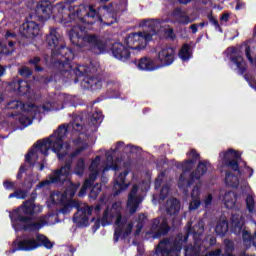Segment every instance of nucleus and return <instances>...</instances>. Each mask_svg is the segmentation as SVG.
I'll use <instances>...</instances> for the list:
<instances>
[{
  "label": "nucleus",
  "instance_id": "1",
  "mask_svg": "<svg viewBox=\"0 0 256 256\" xmlns=\"http://www.w3.org/2000/svg\"><path fill=\"white\" fill-rule=\"evenodd\" d=\"M67 129H73V131H83V126L79 123V118H76L72 124L68 126H60L50 137L44 140L38 141L33 148L26 154L25 161L30 165H35L41 158V155H48L49 149H52L53 153H56L58 159L68 157L66 164L60 169L54 171L48 176V179L40 182L36 189H43V187H49L51 183H63L69 179L71 175V161L75 159L83 150L87 149V142L81 140H75L72 138L69 142H63L67 138Z\"/></svg>",
  "mask_w": 256,
  "mask_h": 256
},
{
  "label": "nucleus",
  "instance_id": "2",
  "mask_svg": "<svg viewBox=\"0 0 256 256\" xmlns=\"http://www.w3.org/2000/svg\"><path fill=\"white\" fill-rule=\"evenodd\" d=\"M77 189H79V184L69 182V187L66 189L64 194L61 192H54L50 195V199L55 205H64L62 208V213L64 215L70 213L73 207L78 209L74 216V223L79 225V227H87V225H89V219H91V221H95V217H99V213H101L102 209L101 204L105 199L102 198L100 200V204L96 206L81 204L77 200H73V196L77 192Z\"/></svg>",
  "mask_w": 256,
  "mask_h": 256
},
{
  "label": "nucleus",
  "instance_id": "3",
  "mask_svg": "<svg viewBox=\"0 0 256 256\" xmlns=\"http://www.w3.org/2000/svg\"><path fill=\"white\" fill-rule=\"evenodd\" d=\"M164 23L165 21L163 20H143L140 23V27H144L145 30L129 34L125 39V45L127 46L119 42L113 44V56L120 61H127L131 57V53L139 55L147 47V43L151 41L153 35H157L158 31H161Z\"/></svg>",
  "mask_w": 256,
  "mask_h": 256
},
{
  "label": "nucleus",
  "instance_id": "4",
  "mask_svg": "<svg viewBox=\"0 0 256 256\" xmlns=\"http://www.w3.org/2000/svg\"><path fill=\"white\" fill-rule=\"evenodd\" d=\"M146 217L144 214H140L138 216V220L134 223L127 222L125 218H123V204L121 201L114 202L111 207H107L103 217L101 219V224L103 227L106 225H111L113 221H115V232H114V241L117 243L119 239H123L124 237H129L131 232L133 231V225H135V235H139L141 233V229H143V225L145 223Z\"/></svg>",
  "mask_w": 256,
  "mask_h": 256
},
{
  "label": "nucleus",
  "instance_id": "5",
  "mask_svg": "<svg viewBox=\"0 0 256 256\" xmlns=\"http://www.w3.org/2000/svg\"><path fill=\"white\" fill-rule=\"evenodd\" d=\"M72 21L77 23H87L93 25V23H104V25H113L117 18H115V12L109 6H103L102 8H96L94 5L85 6L80 5L74 8H70V14L62 16L61 23L67 25Z\"/></svg>",
  "mask_w": 256,
  "mask_h": 256
},
{
  "label": "nucleus",
  "instance_id": "6",
  "mask_svg": "<svg viewBox=\"0 0 256 256\" xmlns=\"http://www.w3.org/2000/svg\"><path fill=\"white\" fill-rule=\"evenodd\" d=\"M37 213V206L33 200L27 201L23 206L10 214L12 226L15 231H39L41 227L47 225V218H41L39 221L31 219V215Z\"/></svg>",
  "mask_w": 256,
  "mask_h": 256
},
{
  "label": "nucleus",
  "instance_id": "7",
  "mask_svg": "<svg viewBox=\"0 0 256 256\" xmlns=\"http://www.w3.org/2000/svg\"><path fill=\"white\" fill-rule=\"evenodd\" d=\"M124 143L118 142L116 144L115 149L111 148L110 151H105L106 154V161L101 162V156H96L94 160H92L89 171L90 176L88 179L85 180L84 185L82 186L80 192L78 193L79 197H83L85 193H87V188L91 187L95 182V179L101 175V173H105V171H109L112 169L113 171H117L119 169V161L113 160V153L116 151H121L123 149Z\"/></svg>",
  "mask_w": 256,
  "mask_h": 256
},
{
  "label": "nucleus",
  "instance_id": "8",
  "mask_svg": "<svg viewBox=\"0 0 256 256\" xmlns=\"http://www.w3.org/2000/svg\"><path fill=\"white\" fill-rule=\"evenodd\" d=\"M71 98L66 94H59L58 96L49 97L42 106H35L31 104L19 117V123L22 127H29L33 123V119L37 113H49V111H61L64 103H69Z\"/></svg>",
  "mask_w": 256,
  "mask_h": 256
},
{
  "label": "nucleus",
  "instance_id": "9",
  "mask_svg": "<svg viewBox=\"0 0 256 256\" xmlns=\"http://www.w3.org/2000/svg\"><path fill=\"white\" fill-rule=\"evenodd\" d=\"M239 157H241V154L233 149L220 153V165L222 167H229L232 169V172L226 173L225 183L228 187L233 188H237L241 183H243L246 190L250 191L251 187H249V183L243 179L241 170L239 169V164L237 163V161H239Z\"/></svg>",
  "mask_w": 256,
  "mask_h": 256
},
{
  "label": "nucleus",
  "instance_id": "10",
  "mask_svg": "<svg viewBox=\"0 0 256 256\" xmlns=\"http://www.w3.org/2000/svg\"><path fill=\"white\" fill-rule=\"evenodd\" d=\"M68 35L71 43L77 45V47H86L94 53H103L106 49L105 43L97 39V36L87 34L85 26H74L68 32Z\"/></svg>",
  "mask_w": 256,
  "mask_h": 256
},
{
  "label": "nucleus",
  "instance_id": "11",
  "mask_svg": "<svg viewBox=\"0 0 256 256\" xmlns=\"http://www.w3.org/2000/svg\"><path fill=\"white\" fill-rule=\"evenodd\" d=\"M46 41L52 51V55H61L64 59L61 60V63L69 67V63L75 59V54H73V51L70 48L61 44V34L59 31L55 28H51Z\"/></svg>",
  "mask_w": 256,
  "mask_h": 256
},
{
  "label": "nucleus",
  "instance_id": "12",
  "mask_svg": "<svg viewBox=\"0 0 256 256\" xmlns=\"http://www.w3.org/2000/svg\"><path fill=\"white\" fill-rule=\"evenodd\" d=\"M184 243H187V236H183V234L178 235L175 239H164L156 246L155 255L180 256Z\"/></svg>",
  "mask_w": 256,
  "mask_h": 256
},
{
  "label": "nucleus",
  "instance_id": "13",
  "mask_svg": "<svg viewBox=\"0 0 256 256\" xmlns=\"http://www.w3.org/2000/svg\"><path fill=\"white\" fill-rule=\"evenodd\" d=\"M205 223L203 220H199L197 224L191 228V222L187 224V234L193 235L194 238V247H186L185 248V256H199L201 252H203V246L205 245V241L201 242V235H203Z\"/></svg>",
  "mask_w": 256,
  "mask_h": 256
},
{
  "label": "nucleus",
  "instance_id": "14",
  "mask_svg": "<svg viewBox=\"0 0 256 256\" xmlns=\"http://www.w3.org/2000/svg\"><path fill=\"white\" fill-rule=\"evenodd\" d=\"M150 187L151 183L149 181L143 182L139 185H133L132 190L128 195L127 209L129 213L133 214L137 211L139 205H141L143 201V194L147 193Z\"/></svg>",
  "mask_w": 256,
  "mask_h": 256
},
{
  "label": "nucleus",
  "instance_id": "15",
  "mask_svg": "<svg viewBox=\"0 0 256 256\" xmlns=\"http://www.w3.org/2000/svg\"><path fill=\"white\" fill-rule=\"evenodd\" d=\"M43 245L46 249H51L53 247V243L49 241L47 237L44 235L38 234L36 237L28 236L24 240L18 243V247L11 250V253H15L16 251H33V249H37Z\"/></svg>",
  "mask_w": 256,
  "mask_h": 256
},
{
  "label": "nucleus",
  "instance_id": "16",
  "mask_svg": "<svg viewBox=\"0 0 256 256\" xmlns=\"http://www.w3.org/2000/svg\"><path fill=\"white\" fill-rule=\"evenodd\" d=\"M241 51H245L246 57L250 63L253 64V58L251 57V48L247 44H243L240 49L235 47H230L227 49V53L238 73H245V60L241 55Z\"/></svg>",
  "mask_w": 256,
  "mask_h": 256
},
{
  "label": "nucleus",
  "instance_id": "17",
  "mask_svg": "<svg viewBox=\"0 0 256 256\" xmlns=\"http://www.w3.org/2000/svg\"><path fill=\"white\" fill-rule=\"evenodd\" d=\"M187 155H188V160H186L182 164L178 163L177 165V167H181L183 171L178 181V187L184 193H187L189 187H191V181L187 179L185 173H187V171H191L193 169V165H195V160L199 159V154L194 149L190 150V152H188Z\"/></svg>",
  "mask_w": 256,
  "mask_h": 256
},
{
  "label": "nucleus",
  "instance_id": "18",
  "mask_svg": "<svg viewBox=\"0 0 256 256\" xmlns=\"http://www.w3.org/2000/svg\"><path fill=\"white\" fill-rule=\"evenodd\" d=\"M15 43H17V34L7 31L3 41H0V53L11 55L15 51Z\"/></svg>",
  "mask_w": 256,
  "mask_h": 256
},
{
  "label": "nucleus",
  "instance_id": "19",
  "mask_svg": "<svg viewBox=\"0 0 256 256\" xmlns=\"http://www.w3.org/2000/svg\"><path fill=\"white\" fill-rule=\"evenodd\" d=\"M169 226H167V220L165 218H157L153 220L149 235H152L153 239H159L161 235H167Z\"/></svg>",
  "mask_w": 256,
  "mask_h": 256
},
{
  "label": "nucleus",
  "instance_id": "20",
  "mask_svg": "<svg viewBox=\"0 0 256 256\" xmlns=\"http://www.w3.org/2000/svg\"><path fill=\"white\" fill-rule=\"evenodd\" d=\"M20 33L23 37H28L29 39H35V37H39L41 33V28H39V24L33 21L24 22L20 26Z\"/></svg>",
  "mask_w": 256,
  "mask_h": 256
},
{
  "label": "nucleus",
  "instance_id": "21",
  "mask_svg": "<svg viewBox=\"0 0 256 256\" xmlns=\"http://www.w3.org/2000/svg\"><path fill=\"white\" fill-rule=\"evenodd\" d=\"M36 13L41 21H48L53 13V5L48 0H42L37 4Z\"/></svg>",
  "mask_w": 256,
  "mask_h": 256
},
{
  "label": "nucleus",
  "instance_id": "22",
  "mask_svg": "<svg viewBox=\"0 0 256 256\" xmlns=\"http://www.w3.org/2000/svg\"><path fill=\"white\" fill-rule=\"evenodd\" d=\"M158 61L163 66L172 65L173 61H175V49L169 46L162 47L158 52Z\"/></svg>",
  "mask_w": 256,
  "mask_h": 256
},
{
  "label": "nucleus",
  "instance_id": "23",
  "mask_svg": "<svg viewBox=\"0 0 256 256\" xmlns=\"http://www.w3.org/2000/svg\"><path fill=\"white\" fill-rule=\"evenodd\" d=\"M127 175H129V172L126 170L115 178L113 187L115 195H119L121 192L125 191L127 187H129V183L125 182V177H127Z\"/></svg>",
  "mask_w": 256,
  "mask_h": 256
},
{
  "label": "nucleus",
  "instance_id": "24",
  "mask_svg": "<svg viewBox=\"0 0 256 256\" xmlns=\"http://www.w3.org/2000/svg\"><path fill=\"white\" fill-rule=\"evenodd\" d=\"M220 200L227 209H235V207H237V193L234 191L225 192V194L220 197Z\"/></svg>",
  "mask_w": 256,
  "mask_h": 256
},
{
  "label": "nucleus",
  "instance_id": "25",
  "mask_svg": "<svg viewBox=\"0 0 256 256\" xmlns=\"http://www.w3.org/2000/svg\"><path fill=\"white\" fill-rule=\"evenodd\" d=\"M172 19L176 21V23H180L182 25H188V23H191L193 20L185 13V11L181 10V8H176L171 13Z\"/></svg>",
  "mask_w": 256,
  "mask_h": 256
},
{
  "label": "nucleus",
  "instance_id": "26",
  "mask_svg": "<svg viewBox=\"0 0 256 256\" xmlns=\"http://www.w3.org/2000/svg\"><path fill=\"white\" fill-rule=\"evenodd\" d=\"M179 209H181V206L179 205V201L175 198H170L167 200L166 205L161 207V210L166 211L168 215L179 213Z\"/></svg>",
  "mask_w": 256,
  "mask_h": 256
},
{
  "label": "nucleus",
  "instance_id": "27",
  "mask_svg": "<svg viewBox=\"0 0 256 256\" xmlns=\"http://www.w3.org/2000/svg\"><path fill=\"white\" fill-rule=\"evenodd\" d=\"M208 169H211V163L208 161L200 162L196 170L191 174V179H201Z\"/></svg>",
  "mask_w": 256,
  "mask_h": 256
},
{
  "label": "nucleus",
  "instance_id": "28",
  "mask_svg": "<svg viewBox=\"0 0 256 256\" xmlns=\"http://www.w3.org/2000/svg\"><path fill=\"white\" fill-rule=\"evenodd\" d=\"M82 87L85 89H92V91H99L103 83L98 78H84L81 82Z\"/></svg>",
  "mask_w": 256,
  "mask_h": 256
},
{
  "label": "nucleus",
  "instance_id": "29",
  "mask_svg": "<svg viewBox=\"0 0 256 256\" xmlns=\"http://www.w3.org/2000/svg\"><path fill=\"white\" fill-rule=\"evenodd\" d=\"M82 87L85 89H92V91H99L103 83L98 78H84L81 82Z\"/></svg>",
  "mask_w": 256,
  "mask_h": 256
},
{
  "label": "nucleus",
  "instance_id": "30",
  "mask_svg": "<svg viewBox=\"0 0 256 256\" xmlns=\"http://www.w3.org/2000/svg\"><path fill=\"white\" fill-rule=\"evenodd\" d=\"M138 69L141 71H155L159 67L155 66V62L149 58H142L138 63Z\"/></svg>",
  "mask_w": 256,
  "mask_h": 256
},
{
  "label": "nucleus",
  "instance_id": "31",
  "mask_svg": "<svg viewBox=\"0 0 256 256\" xmlns=\"http://www.w3.org/2000/svg\"><path fill=\"white\" fill-rule=\"evenodd\" d=\"M103 121V114L101 112H94L92 114V117L90 119L89 128L90 131H97V127L101 125V122Z\"/></svg>",
  "mask_w": 256,
  "mask_h": 256
},
{
  "label": "nucleus",
  "instance_id": "32",
  "mask_svg": "<svg viewBox=\"0 0 256 256\" xmlns=\"http://www.w3.org/2000/svg\"><path fill=\"white\" fill-rule=\"evenodd\" d=\"M215 231L217 235H225L227 231H229V224L227 223V219L221 218L215 227Z\"/></svg>",
  "mask_w": 256,
  "mask_h": 256
},
{
  "label": "nucleus",
  "instance_id": "33",
  "mask_svg": "<svg viewBox=\"0 0 256 256\" xmlns=\"http://www.w3.org/2000/svg\"><path fill=\"white\" fill-rule=\"evenodd\" d=\"M179 57L182 61H189L191 59V47L188 44H184L179 51Z\"/></svg>",
  "mask_w": 256,
  "mask_h": 256
},
{
  "label": "nucleus",
  "instance_id": "34",
  "mask_svg": "<svg viewBox=\"0 0 256 256\" xmlns=\"http://www.w3.org/2000/svg\"><path fill=\"white\" fill-rule=\"evenodd\" d=\"M29 106H31V104H23L21 101L13 100L8 103L7 109H20L21 111H25Z\"/></svg>",
  "mask_w": 256,
  "mask_h": 256
},
{
  "label": "nucleus",
  "instance_id": "35",
  "mask_svg": "<svg viewBox=\"0 0 256 256\" xmlns=\"http://www.w3.org/2000/svg\"><path fill=\"white\" fill-rule=\"evenodd\" d=\"M74 173L75 175H83V173H85V160L83 158L78 159Z\"/></svg>",
  "mask_w": 256,
  "mask_h": 256
},
{
  "label": "nucleus",
  "instance_id": "36",
  "mask_svg": "<svg viewBox=\"0 0 256 256\" xmlns=\"http://www.w3.org/2000/svg\"><path fill=\"white\" fill-rule=\"evenodd\" d=\"M17 87H18V91L19 93H21L22 95H27V93H29V83H27V81H23L20 80L17 82Z\"/></svg>",
  "mask_w": 256,
  "mask_h": 256
},
{
  "label": "nucleus",
  "instance_id": "37",
  "mask_svg": "<svg viewBox=\"0 0 256 256\" xmlns=\"http://www.w3.org/2000/svg\"><path fill=\"white\" fill-rule=\"evenodd\" d=\"M95 70H90L89 67L85 66V65H79L76 70L75 73L76 75H88V73H94Z\"/></svg>",
  "mask_w": 256,
  "mask_h": 256
},
{
  "label": "nucleus",
  "instance_id": "38",
  "mask_svg": "<svg viewBox=\"0 0 256 256\" xmlns=\"http://www.w3.org/2000/svg\"><path fill=\"white\" fill-rule=\"evenodd\" d=\"M203 187V184L201 182H198L191 192L192 199H199V196L201 195V188Z\"/></svg>",
  "mask_w": 256,
  "mask_h": 256
},
{
  "label": "nucleus",
  "instance_id": "39",
  "mask_svg": "<svg viewBox=\"0 0 256 256\" xmlns=\"http://www.w3.org/2000/svg\"><path fill=\"white\" fill-rule=\"evenodd\" d=\"M13 197H16V199H25L27 197V192L23 190H15L9 195V199H13Z\"/></svg>",
  "mask_w": 256,
  "mask_h": 256
},
{
  "label": "nucleus",
  "instance_id": "40",
  "mask_svg": "<svg viewBox=\"0 0 256 256\" xmlns=\"http://www.w3.org/2000/svg\"><path fill=\"white\" fill-rule=\"evenodd\" d=\"M246 207L250 213H253V209L255 208V199L251 195L246 197Z\"/></svg>",
  "mask_w": 256,
  "mask_h": 256
},
{
  "label": "nucleus",
  "instance_id": "41",
  "mask_svg": "<svg viewBox=\"0 0 256 256\" xmlns=\"http://www.w3.org/2000/svg\"><path fill=\"white\" fill-rule=\"evenodd\" d=\"M224 245H225V248H224V251H225V256H229V255H232L231 253H233V249H234V246H233V242H231L230 240H226L224 242Z\"/></svg>",
  "mask_w": 256,
  "mask_h": 256
},
{
  "label": "nucleus",
  "instance_id": "42",
  "mask_svg": "<svg viewBox=\"0 0 256 256\" xmlns=\"http://www.w3.org/2000/svg\"><path fill=\"white\" fill-rule=\"evenodd\" d=\"M40 62H41V58L37 56L29 60V64L34 65L35 71H38V72L43 71V67L39 66Z\"/></svg>",
  "mask_w": 256,
  "mask_h": 256
},
{
  "label": "nucleus",
  "instance_id": "43",
  "mask_svg": "<svg viewBox=\"0 0 256 256\" xmlns=\"http://www.w3.org/2000/svg\"><path fill=\"white\" fill-rule=\"evenodd\" d=\"M201 207V199L200 198H192L190 202L189 209L190 211H195Z\"/></svg>",
  "mask_w": 256,
  "mask_h": 256
},
{
  "label": "nucleus",
  "instance_id": "44",
  "mask_svg": "<svg viewBox=\"0 0 256 256\" xmlns=\"http://www.w3.org/2000/svg\"><path fill=\"white\" fill-rule=\"evenodd\" d=\"M99 193H101V184H96L90 192V198L97 199V195H99Z\"/></svg>",
  "mask_w": 256,
  "mask_h": 256
},
{
  "label": "nucleus",
  "instance_id": "45",
  "mask_svg": "<svg viewBox=\"0 0 256 256\" xmlns=\"http://www.w3.org/2000/svg\"><path fill=\"white\" fill-rule=\"evenodd\" d=\"M3 185H4V189H6L7 191H13V189H16L15 182H12V181L6 180L3 182Z\"/></svg>",
  "mask_w": 256,
  "mask_h": 256
},
{
  "label": "nucleus",
  "instance_id": "46",
  "mask_svg": "<svg viewBox=\"0 0 256 256\" xmlns=\"http://www.w3.org/2000/svg\"><path fill=\"white\" fill-rule=\"evenodd\" d=\"M165 177L164 173H160L158 177L155 180V189H159L161 187V184L163 183V179Z\"/></svg>",
  "mask_w": 256,
  "mask_h": 256
},
{
  "label": "nucleus",
  "instance_id": "47",
  "mask_svg": "<svg viewBox=\"0 0 256 256\" xmlns=\"http://www.w3.org/2000/svg\"><path fill=\"white\" fill-rule=\"evenodd\" d=\"M167 195H169V186H163L160 192V200H165Z\"/></svg>",
  "mask_w": 256,
  "mask_h": 256
},
{
  "label": "nucleus",
  "instance_id": "48",
  "mask_svg": "<svg viewBox=\"0 0 256 256\" xmlns=\"http://www.w3.org/2000/svg\"><path fill=\"white\" fill-rule=\"evenodd\" d=\"M19 73L22 77H29L31 75V69L23 67L19 70Z\"/></svg>",
  "mask_w": 256,
  "mask_h": 256
},
{
  "label": "nucleus",
  "instance_id": "49",
  "mask_svg": "<svg viewBox=\"0 0 256 256\" xmlns=\"http://www.w3.org/2000/svg\"><path fill=\"white\" fill-rule=\"evenodd\" d=\"M212 201H213V195L208 194V195L204 198L203 203H204L205 207H209V205H211Z\"/></svg>",
  "mask_w": 256,
  "mask_h": 256
},
{
  "label": "nucleus",
  "instance_id": "50",
  "mask_svg": "<svg viewBox=\"0 0 256 256\" xmlns=\"http://www.w3.org/2000/svg\"><path fill=\"white\" fill-rule=\"evenodd\" d=\"M26 170H27V166L22 165L19 169L18 174H17V179H21V175H23V173H25Z\"/></svg>",
  "mask_w": 256,
  "mask_h": 256
},
{
  "label": "nucleus",
  "instance_id": "51",
  "mask_svg": "<svg viewBox=\"0 0 256 256\" xmlns=\"http://www.w3.org/2000/svg\"><path fill=\"white\" fill-rule=\"evenodd\" d=\"M211 23L216 27V29H218V31H221V26H219V22L217 20L211 19Z\"/></svg>",
  "mask_w": 256,
  "mask_h": 256
},
{
  "label": "nucleus",
  "instance_id": "52",
  "mask_svg": "<svg viewBox=\"0 0 256 256\" xmlns=\"http://www.w3.org/2000/svg\"><path fill=\"white\" fill-rule=\"evenodd\" d=\"M244 173H248V177H253V170L250 167H246Z\"/></svg>",
  "mask_w": 256,
  "mask_h": 256
},
{
  "label": "nucleus",
  "instance_id": "53",
  "mask_svg": "<svg viewBox=\"0 0 256 256\" xmlns=\"http://www.w3.org/2000/svg\"><path fill=\"white\" fill-rule=\"evenodd\" d=\"M220 19L224 21V23H227V21H229V13H224Z\"/></svg>",
  "mask_w": 256,
  "mask_h": 256
},
{
  "label": "nucleus",
  "instance_id": "54",
  "mask_svg": "<svg viewBox=\"0 0 256 256\" xmlns=\"http://www.w3.org/2000/svg\"><path fill=\"white\" fill-rule=\"evenodd\" d=\"M245 7V4L243 2H237L236 5V11H239Z\"/></svg>",
  "mask_w": 256,
  "mask_h": 256
},
{
  "label": "nucleus",
  "instance_id": "55",
  "mask_svg": "<svg viewBox=\"0 0 256 256\" xmlns=\"http://www.w3.org/2000/svg\"><path fill=\"white\" fill-rule=\"evenodd\" d=\"M125 151H130V153H135V147H133L131 145H127L125 147Z\"/></svg>",
  "mask_w": 256,
  "mask_h": 256
},
{
  "label": "nucleus",
  "instance_id": "56",
  "mask_svg": "<svg viewBox=\"0 0 256 256\" xmlns=\"http://www.w3.org/2000/svg\"><path fill=\"white\" fill-rule=\"evenodd\" d=\"M190 29L192 30V33H196L197 32V25L196 24H192L190 26Z\"/></svg>",
  "mask_w": 256,
  "mask_h": 256
},
{
  "label": "nucleus",
  "instance_id": "57",
  "mask_svg": "<svg viewBox=\"0 0 256 256\" xmlns=\"http://www.w3.org/2000/svg\"><path fill=\"white\" fill-rule=\"evenodd\" d=\"M5 75V68L3 66H0V77H3Z\"/></svg>",
  "mask_w": 256,
  "mask_h": 256
},
{
  "label": "nucleus",
  "instance_id": "58",
  "mask_svg": "<svg viewBox=\"0 0 256 256\" xmlns=\"http://www.w3.org/2000/svg\"><path fill=\"white\" fill-rule=\"evenodd\" d=\"M179 1V3H182V4H187V3H189L191 0H178Z\"/></svg>",
  "mask_w": 256,
  "mask_h": 256
},
{
  "label": "nucleus",
  "instance_id": "59",
  "mask_svg": "<svg viewBox=\"0 0 256 256\" xmlns=\"http://www.w3.org/2000/svg\"><path fill=\"white\" fill-rule=\"evenodd\" d=\"M38 169H39V171H43V169H45V165L44 164H40Z\"/></svg>",
  "mask_w": 256,
  "mask_h": 256
},
{
  "label": "nucleus",
  "instance_id": "60",
  "mask_svg": "<svg viewBox=\"0 0 256 256\" xmlns=\"http://www.w3.org/2000/svg\"><path fill=\"white\" fill-rule=\"evenodd\" d=\"M210 245H215V238H210Z\"/></svg>",
  "mask_w": 256,
  "mask_h": 256
},
{
  "label": "nucleus",
  "instance_id": "61",
  "mask_svg": "<svg viewBox=\"0 0 256 256\" xmlns=\"http://www.w3.org/2000/svg\"><path fill=\"white\" fill-rule=\"evenodd\" d=\"M251 87H252L253 89H255V91H256V86L251 85Z\"/></svg>",
  "mask_w": 256,
  "mask_h": 256
},
{
  "label": "nucleus",
  "instance_id": "62",
  "mask_svg": "<svg viewBox=\"0 0 256 256\" xmlns=\"http://www.w3.org/2000/svg\"><path fill=\"white\" fill-rule=\"evenodd\" d=\"M73 1H75V0H68L69 3H73Z\"/></svg>",
  "mask_w": 256,
  "mask_h": 256
},
{
  "label": "nucleus",
  "instance_id": "63",
  "mask_svg": "<svg viewBox=\"0 0 256 256\" xmlns=\"http://www.w3.org/2000/svg\"><path fill=\"white\" fill-rule=\"evenodd\" d=\"M200 25H201V27H203L205 25V23H201Z\"/></svg>",
  "mask_w": 256,
  "mask_h": 256
},
{
  "label": "nucleus",
  "instance_id": "64",
  "mask_svg": "<svg viewBox=\"0 0 256 256\" xmlns=\"http://www.w3.org/2000/svg\"><path fill=\"white\" fill-rule=\"evenodd\" d=\"M38 211H41V207L38 206Z\"/></svg>",
  "mask_w": 256,
  "mask_h": 256
}]
</instances>
